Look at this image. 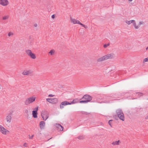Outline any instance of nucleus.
I'll return each mask as SVG.
<instances>
[{"mask_svg":"<svg viewBox=\"0 0 148 148\" xmlns=\"http://www.w3.org/2000/svg\"><path fill=\"white\" fill-rule=\"evenodd\" d=\"M92 99V97L91 96L88 94H86L84 95L82 98V99H83L84 100L80 101L79 103H87L88 102H90Z\"/></svg>","mask_w":148,"mask_h":148,"instance_id":"1","label":"nucleus"},{"mask_svg":"<svg viewBox=\"0 0 148 148\" xmlns=\"http://www.w3.org/2000/svg\"><path fill=\"white\" fill-rule=\"evenodd\" d=\"M29 139H32L33 138V137H34V135H32V136H30V135H29Z\"/></svg>","mask_w":148,"mask_h":148,"instance_id":"33","label":"nucleus"},{"mask_svg":"<svg viewBox=\"0 0 148 148\" xmlns=\"http://www.w3.org/2000/svg\"><path fill=\"white\" fill-rule=\"evenodd\" d=\"M51 99L52 98H47L46 99V100L47 101L49 102V103H50L51 100H52Z\"/></svg>","mask_w":148,"mask_h":148,"instance_id":"35","label":"nucleus"},{"mask_svg":"<svg viewBox=\"0 0 148 148\" xmlns=\"http://www.w3.org/2000/svg\"><path fill=\"white\" fill-rule=\"evenodd\" d=\"M91 102H94V101H91Z\"/></svg>","mask_w":148,"mask_h":148,"instance_id":"49","label":"nucleus"},{"mask_svg":"<svg viewBox=\"0 0 148 148\" xmlns=\"http://www.w3.org/2000/svg\"><path fill=\"white\" fill-rule=\"evenodd\" d=\"M105 60H106V59H105L104 56H103L102 57H101L100 58H98L97 59V61L98 62H100L103 61Z\"/></svg>","mask_w":148,"mask_h":148,"instance_id":"17","label":"nucleus"},{"mask_svg":"<svg viewBox=\"0 0 148 148\" xmlns=\"http://www.w3.org/2000/svg\"><path fill=\"white\" fill-rule=\"evenodd\" d=\"M71 21L73 24H76L77 20L74 18H72L71 17Z\"/></svg>","mask_w":148,"mask_h":148,"instance_id":"20","label":"nucleus"},{"mask_svg":"<svg viewBox=\"0 0 148 148\" xmlns=\"http://www.w3.org/2000/svg\"><path fill=\"white\" fill-rule=\"evenodd\" d=\"M13 35V33H12V32H9L8 33V36H10L11 35Z\"/></svg>","mask_w":148,"mask_h":148,"instance_id":"34","label":"nucleus"},{"mask_svg":"<svg viewBox=\"0 0 148 148\" xmlns=\"http://www.w3.org/2000/svg\"><path fill=\"white\" fill-rule=\"evenodd\" d=\"M136 94L138 95V96L139 97H140L143 95V93L141 92H137L136 93Z\"/></svg>","mask_w":148,"mask_h":148,"instance_id":"22","label":"nucleus"},{"mask_svg":"<svg viewBox=\"0 0 148 148\" xmlns=\"http://www.w3.org/2000/svg\"><path fill=\"white\" fill-rule=\"evenodd\" d=\"M23 145L24 146H25V147L27 146V144L26 143H24V144H23Z\"/></svg>","mask_w":148,"mask_h":148,"instance_id":"43","label":"nucleus"},{"mask_svg":"<svg viewBox=\"0 0 148 148\" xmlns=\"http://www.w3.org/2000/svg\"><path fill=\"white\" fill-rule=\"evenodd\" d=\"M77 138L79 139H83L84 138V137L82 136H78Z\"/></svg>","mask_w":148,"mask_h":148,"instance_id":"27","label":"nucleus"},{"mask_svg":"<svg viewBox=\"0 0 148 148\" xmlns=\"http://www.w3.org/2000/svg\"><path fill=\"white\" fill-rule=\"evenodd\" d=\"M134 22V20H131L130 21H128L127 20L125 21V22L128 25H130L132 23V22Z\"/></svg>","mask_w":148,"mask_h":148,"instance_id":"19","label":"nucleus"},{"mask_svg":"<svg viewBox=\"0 0 148 148\" xmlns=\"http://www.w3.org/2000/svg\"><path fill=\"white\" fill-rule=\"evenodd\" d=\"M54 52V50H51L49 52V53L50 55H52Z\"/></svg>","mask_w":148,"mask_h":148,"instance_id":"24","label":"nucleus"},{"mask_svg":"<svg viewBox=\"0 0 148 148\" xmlns=\"http://www.w3.org/2000/svg\"><path fill=\"white\" fill-rule=\"evenodd\" d=\"M81 23L79 21L77 20L76 24H80Z\"/></svg>","mask_w":148,"mask_h":148,"instance_id":"38","label":"nucleus"},{"mask_svg":"<svg viewBox=\"0 0 148 148\" xmlns=\"http://www.w3.org/2000/svg\"><path fill=\"white\" fill-rule=\"evenodd\" d=\"M110 44L108 43V44H105L103 45V47L104 48H106L108 46H109Z\"/></svg>","mask_w":148,"mask_h":148,"instance_id":"28","label":"nucleus"},{"mask_svg":"<svg viewBox=\"0 0 148 148\" xmlns=\"http://www.w3.org/2000/svg\"><path fill=\"white\" fill-rule=\"evenodd\" d=\"M143 22L140 21V22H139V25H141V24H143Z\"/></svg>","mask_w":148,"mask_h":148,"instance_id":"41","label":"nucleus"},{"mask_svg":"<svg viewBox=\"0 0 148 148\" xmlns=\"http://www.w3.org/2000/svg\"><path fill=\"white\" fill-rule=\"evenodd\" d=\"M148 49V47H147L146 49V50H147Z\"/></svg>","mask_w":148,"mask_h":148,"instance_id":"45","label":"nucleus"},{"mask_svg":"<svg viewBox=\"0 0 148 148\" xmlns=\"http://www.w3.org/2000/svg\"><path fill=\"white\" fill-rule=\"evenodd\" d=\"M32 114L33 117L34 118H37L38 117L37 114H38V112H35L34 111H32Z\"/></svg>","mask_w":148,"mask_h":148,"instance_id":"16","label":"nucleus"},{"mask_svg":"<svg viewBox=\"0 0 148 148\" xmlns=\"http://www.w3.org/2000/svg\"><path fill=\"white\" fill-rule=\"evenodd\" d=\"M114 55L113 53H111L104 56L106 60L109 59H112L114 57Z\"/></svg>","mask_w":148,"mask_h":148,"instance_id":"8","label":"nucleus"},{"mask_svg":"<svg viewBox=\"0 0 148 148\" xmlns=\"http://www.w3.org/2000/svg\"><path fill=\"white\" fill-rule=\"evenodd\" d=\"M41 116L43 119L44 121H46L49 117V113L47 111H42L41 113Z\"/></svg>","mask_w":148,"mask_h":148,"instance_id":"4","label":"nucleus"},{"mask_svg":"<svg viewBox=\"0 0 148 148\" xmlns=\"http://www.w3.org/2000/svg\"><path fill=\"white\" fill-rule=\"evenodd\" d=\"M45 123L44 121H42L40 123V126L41 129H42L44 128L45 126Z\"/></svg>","mask_w":148,"mask_h":148,"instance_id":"15","label":"nucleus"},{"mask_svg":"<svg viewBox=\"0 0 148 148\" xmlns=\"http://www.w3.org/2000/svg\"><path fill=\"white\" fill-rule=\"evenodd\" d=\"M25 112L27 114V115H28V111L27 110H25Z\"/></svg>","mask_w":148,"mask_h":148,"instance_id":"36","label":"nucleus"},{"mask_svg":"<svg viewBox=\"0 0 148 148\" xmlns=\"http://www.w3.org/2000/svg\"><path fill=\"white\" fill-rule=\"evenodd\" d=\"M82 114H85L86 115H88L89 114L87 112H82Z\"/></svg>","mask_w":148,"mask_h":148,"instance_id":"32","label":"nucleus"},{"mask_svg":"<svg viewBox=\"0 0 148 148\" xmlns=\"http://www.w3.org/2000/svg\"><path fill=\"white\" fill-rule=\"evenodd\" d=\"M35 97L33 96L31 97L26 99L25 102V105H27L34 102L35 101Z\"/></svg>","mask_w":148,"mask_h":148,"instance_id":"2","label":"nucleus"},{"mask_svg":"<svg viewBox=\"0 0 148 148\" xmlns=\"http://www.w3.org/2000/svg\"><path fill=\"white\" fill-rule=\"evenodd\" d=\"M103 102H100V103H103Z\"/></svg>","mask_w":148,"mask_h":148,"instance_id":"48","label":"nucleus"},{"mask_svg":"<svg viewBox=\"0 0 148 148\" xmlns=\"http://www.w3.org/2000/svg\"><path fill=\"white\" fill-rule=\"evenodd\" d=\"M54 96L53 95H52V94H49L48 95L49 97H53Z\"/></svg>","mask_w":148,"mask_h":148,"instance_id":"40","label":"nucleus"},{"mask_svg":"<svg viewBox=\"0 0 148 148\" xmlns=\"http://www.w3.org/2000/svg\"><path fill=\"white\" fill-rule=\"evenodd\" d=\"M26 54L33 59H35L36 57L35 54L32 53V51L30 49H27L25 51Z\"/></svg>","mask_w":148,"mask_h":148,"instance_id":"3","label":"nucleus"},{"mask_svg":"<svg viewBox=\"0 0 148 148\" xmlns=\"http://www.w3.org/2000/svg\"><path fill=\"white\" fill-rule=\"evenodd\" d=\"M74 100H73L72 101H71V102H69V105H71V104H75V102H74Z\"/></svg>","mask_w":148,"mask_h":148,"instance_id":"29","label":"nucleus"},{"mask_svg":"<svg viewBox=\"0 0 148 148\" xmlns=\"http://www.w3.org/2000/svg\"><path fill=\"white\" fill-rule=\"evenodd\" d=\"M56 126L59 129L60 131H62L63 130V127L60 124H56Z\"/></svg>","mask_w":148,"mask_h":148,"instance_id":"11","label":"nucleus"},{"mask_svg":"<svg viewBox=\"0 0 148 148\" xmlns=\"http://www.w3.org/2000/svg\"><path fill=\"white\" fill-rule=\"evenodd\" d=\"M148 61V57L147 58H145L143 60V62H147Z\"/></svg>","mask_w":148,"mask_h":148,"instance_id":"30","label":"nucleus"},{"mask_svg":"<svg viewBox=\"0 0 148 148\" xmlns=\"http://www.w3.org/2000/svg\"><path fill=\"white\" fill-rule=\"evenodd\" d=\"M133 0H129V1H132Z\"/></svg>","mask_w":148,"mask_h":148,"instance_id":"46","label":"nucleus"},{"mask_svg":"<svg viewBox=\"0 0 148 148\" xmlns=\"http://www.w3.org/2000/svg\"><path fill=\"white\" fill-rule=\"evenodd\" d=\"M31 36H29V38H31Z\"/></svg>","mask_w":148,"mask_h":148,"instance_id":"47","label":"nucleus"},{"mask_svg":"<svg viewBox=\"0 0 148 148\" xmlns=\"http://www.w3.org/2000/svg\"><path fill=\"white\" fill-rule=\"evenodd\" d=\"M116 112L117 115H119L120 114H123L122 110L120 109L116 110Z\"/></svg>","mask_w":148,"mask_h":148,"instance_id":"12","label":"nucleus"},{"mask_svg":"<svg viewBox=\"0 0 148 148\" xmlns=\"http://www.w3.org/2000/svg\"><path fill=\"white\" fill-rule=\"evenodd\" d=\"M11 115L12 113L11 112H10L8 115L7 116V121L9 123H10L11 122L12 120Z\"/></svg>","mask_w":148,"mask_h":148,"instance_id":"10","label":"nucleus"},{"mask_svg":"<svg viewBox=\"0 0 148 148\" xmlns=\"http://www.w3.org/2000/svg\"><path fill=\"white\" fill-rule=\"evenodd\" d=\"M112 120H109L108 122V123L110 125V126L111 127H112V125H111V123H112Z\"/></svg>","mask_w":148,"mask_h":148,"instance_id":"26","label":"nucleus"},{"mask_svg":"<svg viewBox=\"0 0 148 148\" xmlns=\"http://www.w3.org/2000/svg\"><path fill=\"white\" fill-rule=\"evenodd\" d=\"M38 26V25L36 23H35L34 24V26L35 27H37Z\"/></svg>","mask_w":148,"mask_h":148,"instance_id":"42","label":"nucleus"},{"mask_svg":"<svg viewBox=\"0 0 148 148\" xmlns=\"http://www.w3.org/2000/svg\"><path fill=\"white\" fill-rule=\"evenodd\" d=\"M79 25H82V27H84L85 29H86L88 27L87 26L85 25L82 24V23H81Z\"/></svg>","mask_w":148,"mask_h":148,"instance_id":"25","label":"nucleus"},{"mask_svg":"<svg viewBox=\"0 0 148 148\" xmlns=\"http://www.w3.org/2000/svg\"><path fill=\"white\" fill-rule=\"evenodd\" d=\"M69 102L68 101H64L62 102L60 105V108L62 109L64 108V106L69 105Z\"/></svg>","mask_w":148,"mask_h":148,"instance_id":"7","label":"nucleus"},{"mask_svg":"<svg viewBox=\"0 0 148 148\" xmlns=\"http://www.w3.org/2000/svg\"><path fill=\"white\" fill-rule=\"evenodd\" d=\"M119 118L122 121H124L125 120V117L124 114H120L119 115H117Z\"/></svg>","mask_w":148,"mask_h":148,"instance_id":"14","label":"nucleus"},{"mask_svg":"<svg viewBox=\"0 0 148 148\" xmlns=\"http://www.w3.org/2000/svg\"><path fill=\"white\" fill-rule=\"evenodd\" d=\"M73 100H74V102H75V103H77L79 102V101L77 99H74Z\"/></svg>","mask_w":148,"mask_h":148,"instance_id":"37","label":"nucleus"},{"mask_svg":"<svg viewBox=\"0 0 148 148\" xmlns=\"http://www.w3.org/2000/svg\"><path fill=\"white\" fill-rule=\"evenodd\" d=\"M38 107H36L35 109H34V110L33 111H35V112H37L38 111Z\"/></svg>","mask_w":148,"mask_h":148,"instance_id":"31","label":"nucleus"},{"mask_svg":"<svg viewBox=\"0 0 148 148\" xmlns=\"http://www.w3.org/2000/svg\"><path fill=\"white\" fill-rule=\"evenodd\" d=\"M51 99L50 101V103L55 104L57 103L58 102V99L57 98Z\"/></svg>","mask_w":148,"mask_h":148,"instance_id":"13","label":"nucleus"},{"mask_svg":"<svg viewBox=\"0 0 148 148\" xmlns=\"http://www.w3.org/2000/svg\"><path fill=\"white\" fill-rule=\"evenodd\" d=\"M51 18H53V19L55 18V14H53V15H52L51 16Z\"/></svg>","mask_w":148,"mask_h":148,"instance_id":"39","label":"nucleus"},{"mask_svg":"<svg viewBox=\"0 0 148 148\" xmlns=\"http://www.w3.org/2000/svg\"><path fill=\"white\" fill-rule=\"evenodd\" d=\"M9 18L8 16H3L2 18V19L3 20H5L8 19Z\"/></svg>","mask_w":148,"mask_h":148,"instance_id":"23","label":"nucleus"},{"mask_svg":"<svg viewBox=\"0 0 148 148\" xmlns=\"http://www.w3.org/2000/svg\"><path fill=\"white\" fill-rule=\"evenodd\" d=\"M120 141L119 140L112 142V144L113 145H118L119 144Z\"/></svg>","mask_w":148,"mask_h":148,"instance_id":"18","label":"nucleus"},{"mask_svg":"<svg viewBox=\"0 0 148 148\" xmlns=\"http://www.w3.org/2000/svg\"><path fill=\"white\" fill-rule=\"evenodd\" d=\"M9 3V1L8 0H0V4L3 6H6Z\"/></svg>","mask_w":148,"mask_h":148,"instance_id":"5","label":"nucleus"},{"mask_svg":"<svg viewBox=\"0 0 148 148\" xmlns=\"http://www.w3.org/2000/svg\"><path fill=\"white\" fill-rule=\"evenodd\" d=\"M0 132L3 134H6L7 132L9 131L5 128L2 125H0Z\"/></svg>","mask_w":148,"mask_h":148,"instance_id":"6","label":"nucleus"},{"mask_svg":"<svg viewBox=\"0 0 148 148\" xmlns=\"http://www.w3.org/2000/svg\"><path fill=\"white\" fill-rule=\"evenodd\" d=\"M145 119H148V115L147 116H146L145 117Z\"/></svg>","mask_w":148,"mask_h":148,"instance_id":"44","label":"nucleus"},{"mask_svg":"<svg viewBox=\"0 0 148 148\" xmlns=\"http://www.w3.org/2000/svg\"><path fill=\"white\" fill-rule=\"evenodd\" d=\"M132 24L134 26L135 29H138L139 27V26H137L136 25V23L135 22V21L134 20V22H132Z\"/></svg>","mask_w":148,"mask_h":148,"instance_id":"21","label":"nucleus"},{"mask_svg":"<svg viewBox=\"0 0 148 148\" xmlns=\"http://www.w3.org/2000/svg\"><path fill=\"white\" fill-rule=\"evenodd\" d=\"M32 71L31 70L24 71L22 73V74L24 75H29L32 74Z\"/></svg>","mask_w":148,"mask_h":148,"instance_id":"9","label":"nucleus"}]
</instances>
